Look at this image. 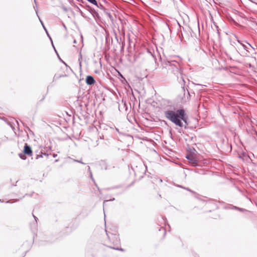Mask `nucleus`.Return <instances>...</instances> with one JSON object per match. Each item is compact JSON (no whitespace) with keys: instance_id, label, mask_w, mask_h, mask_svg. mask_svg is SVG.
Masks as SVG:
<instances>
[{"instance_id":"6e6552de","label":"nucleus","mask_w":257,"mask_h":257,"mask_svg":"<svg viewBox=\"0 0 257 257\" xmlns=\"http://www.w3.org/2000/svg\"><path fill=\"white\" fill-rule=\"evenodd\" d=\"M19 157L22 160H26V157L25 156V155L23 154H22V153L19 154Z\"/></svg>"},{"instance_id":"dca6fc26","label":"nucleus","mask_w":257,"mask_h":257,"mask_svg":"<svg viewBox=\"0 0 257 257\" xmlns=\"http://www.w3.org/2000/svg\"><path fill=\"white\" fill-rule=\"evenodd\" d=\"M74 161L76 162H78V161H79V160H74Z\"/></svg>"},{"instance_id":"39448f33","label":"nucleus","mask_w":257,"mask_h":257,"mask_svg":"<svg viewBox=\"0 0 257 257\" xmlns=\"http://www.w3.org/2000/svg\"><path fill=\"white\" fill-rule=\"evenodd\" d=\"M24 152L25 154L28 155L30 157L32 156L33 155V152L31 147L26 143L24 146Z\"/></svg>"},{"instance_id":"4be33fe9","label":"nucleus","mask_w":257,"mask_h":257,"mask_svg":"<svg viewBox=\"0 0 257 257\" xmlns=\"http://www.w3.org/2000/svg\"><path fill=\"white\" fill-rule=\"evenodd\" d=\"M114 198H113L112 199H111L110 200H114Z\"/></svg>"},{"instance_id":"9d476101","label":"nucleus","mask_w":257,"mask_h":257,"mask_svg":"<svg viewBox=\"0 0 257 257\" xmlns=\"http://www.w3.org/2000/svg\"><path fill=\"white\" fill-rule=\"evenodd\" d=\"M88 2L91 3V4L97 6V2L96 0H87Z\"/></svg>"},{"instance_id":"4468645a","label":"nucleus","mask_w":257,"mask_h":257,"mask_svg":"<svg viewBox=\"0 0 257 257\" xmlns=\"http://www.w3.org/2000/svg\"><path fill=\"white\" fill-rule=\"evenodd\" d=\"M78 163H81V164H85V163H84L83 162H81V161H78Z\"/></svg>"},{"instance_id":"412c9836","label":"nucleus","mask_w":257,"mask_h":257,"mask_svg":"<svg viewBox=\"0 0 257 257\" xmlns=\"http://www.w3.org/2000/svg\"><path fill=\"white\" fill-rule=\"evenodd\" d=\"M53 47L54 49H55L54 46H53Z\"/></svg>"},{"instance_id":"2eb2a0df","label":"nucleus","mask_w":257,"mask_h":257,"mask_svg":"<svg viewBox=\"0 0 257 257\" xmlns=\"http://www.w3.org/2000/svg\"><path fill=\"white\" fill-rule=\"evenodd\" d=\"M43 27H44V29L46 30V32L47 33V30H46V29L45 27L44 26V25H43Z\"/></svg>"},{"instance_id":"aec40b11","label":"nucleus","mask_w":257,"mask_h":257,"mask_svg":"<svg viewBox=\"0 0 257 257\" xmlns=\"http://www.w3.org/2000/svg\"><path fill=\"white\" fill-rule=\"evenodd\" d=\"M53 47L54 49H55L54 46H53Z\"/></svg>"},{"instance_id":"7ed1b4c3","label":"nucleus","mask_w":257,"mask_h":257,"mask_svg":"<svg viewBox=\"0 0 257 257\" xmlns=\"http://www.w3.org/2000/svg\"><path fill=\"white\" fill-rule=\"evenodd\" d=\"M186 158L189 161V163H190L192 164V166H197L198 164L197 160L196 159L195 157L193 156L192 155H188L186 157Z\"/></svg>"},{"instance_id":"ddd939ff","label":"nucleus","mask_w":257,"mask_h":257,"mask_svg":"<svg viewBox=\"0 0 257 257\" xmlns=\"http://www.w3.org/2000/svg\"><path fill=\"white\" fill-rule=\"evenodd\" d=\"M33 216H34V218L35 220H36V221H37V220L38 219L37 217L34 215H33Z\"/></svg>"},{"instance_id":"f3484780","label":"nucleus","mask_w":257,"mask_h":257,"mask_svg":"<svg viewBox=\"0 0 257 257\" xmlns=\"http://www.w3.org/2000/svg\"><path fill=\"white\" fill-rule=\"evenodd\" d=\"M53 156H54V157H56L57 156V155H55V154H54V155H53Z\"/></svg>"},{"instance_id":"20e7f679","label":"nucleus","mask_w":257,"mask_h":257,"mask_svg":"<svg viewBox=\"0 0 257 257\" xmlns=\"http://www.w3.org/2000/svg\"><path fill=\"white\" fill-rule=\"evenodd\" d=\"M167 65H169L170 66H172V69L175 70H178V68L179 66V63L177 62L176 61H168L167 62Z\"/></svg>"},{"instance_id":"b1692460","label":"nucleus","mask_w":257,"mask_h":257,"mask_svg":"<svg viewBox=\"0 0 257 257\" xmlns=\"http://www.w3.org/2000/svg\"><path fill=\"white\" fill-rule=\"evenodd\" d=\"M50 38V40L52 42V39L51 38Z\"/></svg>"},{"instance_id":"f8f14e48","label":"nucleus","mask_w":257,"mask_h":257,"mask_svg":"<svg viewBox=\"0 0 257 257\" xmlns=\"http://www.w3.org/2000/svg\"><path fill=\"white\" fill-rule=\"evenodd\" d=\"M235 209H238V210H239L240 211H242L243 210H244V209H243L239 208H238V207H235Z\"/></svg>"},{"instance_id":"a211bd4d","label":"nucleus","mask_w":257,"mask_h":257,"mask_svg":"<svg viewBox=\"0 0 257 257\" xmlns=\"http://www.w3.org/2000/svg\"><path fill=\"white\" fill-rule=\"evenodd\" d=\"M116 131L117 132H118V129L116 128Z\"/></svg>"},{"instance_id":"6ab92c4d","label":"nucleus","mask_w":257,"mask_h":257,"mask_svg":"<svg viewBox=\"0 0 257 257\" xmlns=\"http://www.w3.org/2000/svg\"><path fill=\"white\" fill-rule=\"evenodd\" d=\"M53 47L54 49H55L54 46H53Z\"/></svg>"},{"instance_id":"f03ea898","label":"nucleus","mask_w":257,"mask_h":257,"mask_svg":"<svg viewBox=\"0 0 257 257\" xmlns=\"http://www.w3.org/2000/svg\"><path fill=\"white\" fill-rule=\"evenodd\" d=\"M237 42L240 44L243 49L246 51V55H247V53H250L251 50H252L253 51H255V48H253L249 43H248L247 41H242L239 40H237Z\"/></svg>"},{"instance_id":"9b49d317","label":"nucleus","mask_w":257,"mask_h":257,"mask_svg":"<svg viewBox=\"0 0 257 257\" xmlns=\"http://www.w3.org/2000/svg\"><path fill=\"white\" fill-rule=\"evenodd\" d=\"M110 248H113V249H116V250H121V251H123V249L122 248H115V247H110Z\"/></svg>"},{"instance_id":"f257e3e1","label":"nucleus","mask_w":257,"mask_h":257,"mask_svg":"<svg viewBox=\"0 0 257 257\" xmlns=\"http://www.w3.org/2000/svg\"><path fill=\"white\" fill-rule=\"evenodd\" d=\"M165 115L167 119L181 127L183 126V123L181 120L187 124V116L185 110L183 109L166 111Z\"/></svg>"},{"instance_id":"1a4fd4ad","label":"nucleus","mask_w":257,"mask_h":257,"mask_svg":"<svg viewBox=\"0 0 257 257\" xmlns=\"http://www.w3.org/2000/svg\"><path fill=\"white\" fill-rule=\"evenodd\" d=\"M178 186L179 187H180V188H183V189H185V190H188V191H190V192H193V191H192L191 190H190V189L189 188H186V187H183V186H181V185H178Z\"/></svg>"},{"instance_id":"5701e85b","label":"nucleus","mask_w":257,"mask_h":257,"mask_svg":"<svg viewBox=\"0 0 257 257\" xmlns=\"http://www.w3.org/2000/svg\"><path fill=\"white\" fill-rule=\"evenodd\" d=\"M114 237L116 238H117V237L116 236H114Z\"/></svg>"},{"instance_id":"423d86ee","label":"nucleus","mask_w":257,"mask_h":257,"mask_svg":"<svg viewBox=\"0 0 257 257\" xmlns=\"http://www.w3.org/2000/svg\"><path fill=\"white\" fill-rule=\"evenodd\" d=\"M86 83L87 84L90 85L95 83V80L92 76L89 75L86 77Z\"/></svg>"},{"instance_id":"0eeeda50","label":"nucleus","mask_w":257,"mask_h":257,"mask_svg":"<svg viewBox=\"0 0 257 257\" xmlns=\"http://www.w3.org/2000/svg\"><path fill=\"white\" fill-rule=\"evenodd\" d=\"M47 155L48 156V155L46 154V153H41V155H37L36 157V159H38L39 158H41V157H43V155Z\"/></svg>"}]
</instances>
